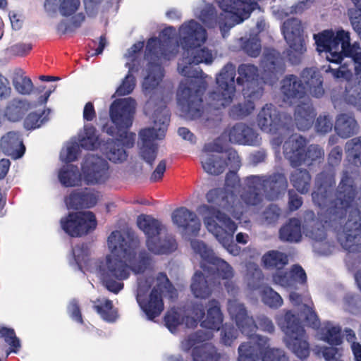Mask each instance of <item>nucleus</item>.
I'll use <instances>...</instances> for the list:
<instances>
[{"instance_id":"1","label":"nucleus","mask_w":361,"mask_h":361,"mask_svg":"<svg viewBox=\"0 0 361 361\" xmlns=\"http://www.w3.org/2000/svg\"><path fill=\"white\" fill-rule=\"evenodd\" d=\"M336 174L334 169L324 170L315 178L312 193L314 203L326 208L323 221L338 234V240L349 252L361 251V205L356 202L357 188L348 171H343L334 192Z\"/></svg>"},{"instance_id":"2","label":"nucleus","mask_w":361,"mask_h":361,"mask_svg":"<svg viewBox=\"0 0 361 361\" xmlns=\"http://www.w3.org/2000/svg\"><path fill=\"white\" fill-rule=\"evenodd\" d=\"M166 49L164 42L157 37L148 39L145 48V56L149 60L147 75L142 82L143 92L149 95L145 105V112H151L155 128H146L139 132L140 155L149 166H152L157 155L158 146L155 143L157 139L164 137L169 125L171 114L166 104L168 96L157 97L158 86L164 75V70L159 61L166 56Z\"/></svg>"},{"instance_id":"3","label":"nucleus","mask_w":361,"mask_h":361,"mask_svg":"<svg viewBox=\"0 0 361 361\" xmlns=\"http://www.w3.org/2000/svg\"><path fill=\"white\" fill-rule=\"evenodd\" d=\"M180 44L183 51V63H178L180 74L188 78L202 77V71L193 70L192 65L201 63L210 64L213 61L212 51L202 44L207 40L206 30L194 20L184 23L180 27ZM204 81L190 80L189 84L181 82L177 92V102L186 117L191 120L199 118L204 112L202 96L206 90Z\"/></svg>"},{"instance_id":"4","label":"nucleus","mask_w":361,"mask_h":361,"mask_svg":"<svg viewBox=\"0 0 361 361\" xmlns=\"http://www.w3.org/2000/svg\"><path fill=\"white\" fill-rule=\"evenodd\" d=\"M140 240L133 233L125 235L114 231L108 237V245L111 254L106 257L102 279L107 290L117 294L123 288L122 281L130 276V271L143 274L152 262L151 255L145 250L138 252Z\"/></svg>"},{"instance_id":"5","label":"nucleus","mask_w":361,"mask_h":361,"mask_svg":"<svg viewBox=\"0 0 361 361\" xmlns=\"http://www.w3.org/2000/svg\"><path fill=\"white\" fill-rule=\"evenodd\" d=\"M288 185L286 176L282 173L251 175L245 179V186L240 193L241 200L233 193L221 188L209 190L206 198L209 203L225 209L234 219L240 220L248 207L257 206L262 202L261 192L267 200H275L284 194Z\"/></svg>"},{"instance_id":"6","label":"nucleus","mask_w":361,"mask_h":361,"mask_svg":"<svg viewBox=\"0 0 361 361\" xmlns=\"http://www.w3.org/2000/svg\"><path fill=\"white\" fill-rule=\"evenodd\" d=\"M136 101L132 97L115 99L110 105L109 117L115 126L104 125V130L111 136L118 138L108 139L102 143L100 150L106 158L114 163H122L127 159L128 153L124 147L134 146L136 134L129 132L133 125Z\"/></svg>"},{"instance_id":"7","label":"nucleus","mask_w":361,"mask_h":361,"mask_svg":"<svg viewBox=\"0 0 361 361\" xmlns=\"http://www.w3.org/2000/svg\"><path fill=\"white\" fill-rule=\"evenodd\" d=\"M238 72L236 83L239 86L247 85L244 92H250L257 87H262L259 82V74L257 66L251 63H242L238 69L232 63H227L216 76V87L208 95L207 109L219 111L231 104L235 94V78Z\"/></svg>"},{"instance_id":"8","label":"nucleus","mask_w":361,"mask_h":361,"mask_svg":"<svg viewBox=\"0 0 361 361\" xmlns=\"http://www.w3.org/2000/svg\"><path fill=\"white\" fill-rule=\"evenodd\" d=\"M190 245L193 251L204 262L201 264L204 273L195 271L190 289L195 298L205 299L212 295L213 288L220 284V280H229L233 277V269L228 262L216 257L213 250L203 241L192 240Z\"/></svg>"},{"instance_id":"9","label":"nucleus","mask_w":361,"mask_h":361,"mask_svg":"<svg viewBox=\"0 0 361 361\" xmlns=\"http://www.w3.org/2000/svg\"><path fill=\"white\" fill-rule=\"evenodd\" d=\"M315 116L313 107L306 103L297 105L294 120L290 114L280 112L272 104H267L259 111L257 121L261 130L268 133L293 131L294 125L300 130H306L312 127Z\"/></svg>"},{"instance_id":"10","label":"nucleus","mask_w":361,"mask_h":361,"mask_svg":"<svg viewBox=\"0 0 361 361\" xmlns=\"http://www.w3.org/2000/svg\"><path fill=\"white\" fill-rule=\"evenodd\" d=\"M317 51L325 52L326 59L331 63H341L344 57L353 63L355 72H361V47L358 42L350 43L349 32L339 30H324L314 35Z\"/></svg>"},{"instance_id":"11","label":"nucleus","mask_w":361,"mask_h":361,"mask_svg":"<svg viewBox=\"0 0 361 361\" xmlns=\"http://www.w3.org/2000/svg\"><path fill=\"white\" fill-rule=\"evenodd\" d=\"M307 90L316 98H321L324 94L323 77L317 68H305L300 73V78L293 74L286 75L281 82L283 102L290 106L305 98Z\"/></svg>"},{"instance_id":"12","label":"nucleus","mask_w":361,"mask_h":361,"mask_svg":"<svg viewBox=\"0 0 361 361\" xmlns=\"http://www.w3.org/2000/svg\"><path fill=\"white\" fill-rule=\"evenodd\" d=\"M157 283L149 292L151 286L146 280L138 282L136 300L140 308L149 320L159 317L164 309L163 295L165 290L169 291L173 285L164 272L157 277Z\"/></svg>"},{"instance_id":"13","label":"nucleus","mask_w":361,"mask_h":361,"mask_svg":"<svg viewBox=\"0 0 361 361\" xmlns=\"http://www.w3.org/2000/svg\"><path fill=\"white\" fill-rule=\"evenodd\" d=\"M208 212L204 223L209 232L231 254L239 253L240 247L233 243V234L237 229L236 224L226 214L213 206L203 205Z\"/></svg>"},{"instance_id":"14","label":"nucleus","mask_w":361,"mask_h":361,"mask_svg":"<svg viewBox=\"0 0 361 361\" xmlns=\"http://www.w3.org/2000/svg\"><path fill=\"white\" fill-rule=\"evenodd\" d=\"M281 328L286 334V347L300 359H306L310 353V345L300 318L291 310L286 311Z\"/></svg>"},{"instance_id":"15","label":"nucleus","mask_w":361,"mask_h":361,"mask_svg":"<svg viewBox=\"0 0 361 361\" xmlns=\"http://www.w3.org/2000/svg\"><path fill=\"white\" fill-rule=\"evenodd\" d=\"M287 361L283 350L271 348L267 337L255 335L252 341L241 343L238 347V361Z\"/></svg>"},{"instance_id":"16","label":"nucleus","mask_w":361,"mask_h":361,"mask_svg":"<svg viewBox=\"0 0 361 361\" xmlns=\"http://www.w3.org/2000/svg\"><path fill=\"white\" fill-rule=\"evenodd\" d=\"M228 312L241 333L250 338L255 335L257 329L269 334L275 330L272 321L264 315L257 317V325L253 317L248 315L245 305L235 300L228 301Z\"/></svg>"},{"instance_id":"17","label":"nucleus","mask_w":361,"mask_h":361,"mask_svg":"<svg viewBox=\"0 0 361 361\" xmlns=\"http://www.w3.org/2000/svg\"><path fill=\"white\" fill-rule=\"evenodd\" d=\"M282 32L289 46L287 56L292 64H298L302 55L306 51V44L303 35L301 21L292 18L284 21Z\"/></svg>"},{"instance_id":"18","label":"nucleus","mask_w":361,"mask_h":361,"mask_svg":"<svg viewBox=\"0 0 361 361\" xmlns=\"http://www.w3.org/2000/svg\"><path fill=\"white\" fill-rule=\"evenodd\" d=\"M66 233L73 238L82 237L95 230L97 221L92 212H70L60 221Z\"/></svg>"},{"instance_id":"19","label":"nucleus","mask_w":361,"mask_h":361,"mask_svg":"<svg viewBox=\"0 0 361 361\" xmlns=\"http://www.w3.org/2000/svg\"><path fill=\"white\" fill-rule=\"evenodd\" d=\"M206 339L207 335L199 331L190 334L182 342L184 351L189 352L192 350V361H218L219 360L220 356L214 345L209 343H204L195 346L197 344L204 342Z\"/></svg>"},{"instance_id":"20","label":"nucleus","mask_w":361,"mask_h":361,"mask_svg":"<svg viewBox=\"0 0 361 361\" xmlns=\"http://www.w3.org/2000/svg\"><path fill=\"white\" fill-rule=\"evenodd\" d=\"M80 6V0H61L59 10L64 17L71 16L69 20H62L56 25V31L60 35L73 33L80 28L86 19L82 12L75 13Z\"/></svg>"},{"instance_id":"21","label":"nucleus","mask_w":361,"mask_h":361,"mask_svg":"<svg viewBox=\"0 0 361 361\" xmlns=\"http://www.w3.org/2000/svg\"><path fill=\"white\" fill-rule=\"evenodd\" d=\"M110 176L106 160L97 155L86 157L82 166V178L87 185L104 183Z\"/></svg>"},{"instance_id":"22","label":"nucleus","mask_w":361,"mask_h":361,"mask_svg":"<svg viewBox=\"0 0 361 361\" xmlns=\"http://www.w3.org/2000/svg\"><path fill=\"white\" fill-rule=\"evenodd\" d=\"M204 151L207 154L201 157V164L203 169L207 173L212 175L222 173L227 165L226 162L221 157L209 154L210 152H224V147L221 144L220 139L218 138L213 142L206 144L204 147Z\"/></svg>"},{"instance_id":"23","label":"nucleus","mask_w":361,"mask_h":361,"mask_svg":"<svg viewBox=\"0 0 361 361\" xmlns=\"http://www.w3.org/2000/svg\"><path fill=\"white\" fill-rule=\"evenodd\" d=\"M307 144V141L304 137L297 135H292L285 141L283 145V154L291 166L298 167L303 164Z\"/></svg>"},{"instance_id":"24","label":"nucleus","mask_w":361,"mask_h":361,"mask_svg":"<svg viewBox=\"0 0 361 361\" xmlns=\"http://www.w3.org/2000/svg\"><path fill=\"white\" fill-rule=\"evenodd\" d=\"M173 223L190 236L195 237L199 234L201 223L196 214L185 207L176 209L171 215Z\"/></svg>"},{"instance_id":"25","label":"nucleus","mask_w":361,"mask_h":361,"mask_svg":"<svg viewBox=\"0 0 361 361\" xmlns=\"http://www.w3.org/2000/svg\"><path fill=\"white\" fill-rule=\"evenodd\" d=\"M99 198L98 191L85 188L76 189L71 192L66 200L67 205L73 209H90L94 207Z\"/></svg>"},{"instance_id":"26","label":"nucleus","mask_w":361,"mask_h":361,"mask_svg":"<svg viewBox=\"0 0 361 361\" xmlns=\"http://www.w3.org/2000/svg\"><path fill=\"white\" fill-rule=\"evenodd\" d=\"M230 142L239 145H253L257 142L258 134L249 126L243 123H236L228 127L224 132Z\"/></svg>"},{"instance_id":"27","label":"nucleus","mask_w":361,"mask_h":361,"mask_svg":"<svg viewBox=\"0 0 361 361\" xmlns=\"http://www.w3.org/2000/svg\"><path fill=\"white\" fill-rule=\"evenodd\" d=\"M261 79L264 84H274L278 80V75L285 71V65L275 54L269 52L264 54L262 61Z\"/></svg>"},{"instance_id":"28","label":"nucleus","mask_w":361,"mask_h":361,"mask_svg":"<svg viewBox=\"0 0 361 361\" xmlns=\"http://www.w3.org/2000/svg\"><path fill=\"white\" fill-rule=\"evenodd\" d=\"M263 92L264 88L262 87H257L250 92H244L246 99L231 107L228 112L230 117L240 119L251 114L255 107L254 101L260 99Z\"/></svg>"},{"instance_id":"29","label":"nucleus","mask_w":361,"mask_h":361,"mask_svg":"<svg viewBox=\"0 0 361 361\" xmlns=\"http://www.w3.org/2000/svg\"><path fill=\"white\" fill-rule=\"evenodd\" d=\"M0 145L2 152L14 158H20L25 153L21 135L18 131H9L1 137Z\"/></svg>"},{"instance_id":"30","label":"nucleus","mask_w":361,"mask_h":361,"mask_svg":"<svg viewBox=\"0 0 361 361\" xmlns=\"http://www.w3.org/2000/svg\"><path fill=\"white\" fill-rule=\"evenodd\" d=\"M359 128V125L353 115L341 113L337 116L334 130L339 137L344 139L349 138L356 135Z\"/></svg>"},{"instance_id":"31","label":"nucleus","mask_w":361,"mask_h":361,"mask_svg":"<svg viewBox=\"0 0 361 361\" xmlns=\"http://www.w3.org/2000/svg\"><path fill=\"white\" fill-rule=\"evenodd\" d=\"M279 237L283 242L297 243L302 240L301 221L295 217L289 219L279 229Z\"/></svg>"},{"instance_id":"32","label":"nucleus","mask_w":361,"mask_h":361,"mask_svg":"<svg viewBox=\"0 0 361 361\" xmlns=\"http://www.w3.org/2000/svg\"><path fill=\"white\" fill-rule=\"evenodd\" d=\"M207 306L206 317L201 322V326L208 329L219 330L224 320L220 303L212 299L209 300Z\"/></svg>"},{"instance_id":"33","label":"nucleus","mask_w":361,"mask_h":361,"mask_svg":"<svg viewBox=\"0 0 361 361\" xmlns=\"http://www.w3.org/2000/svg\"><path fill=\"white\" fill-rule=\"evenodd\" d=\"M148 250L155 255H167L174 252L178 244L175 238L171 235H166L164 239H159L146 241Z\"/></svg>"},{"instance_id":"34","label":"nucleus","mask_w":361,"mask_h":361,"mask_svg":"<svg viewBox=\"0 0 361 361\" xmlns=\"http://www.w3.org/2000/svg\"><path fill=\"white\" fill-rule=\"evenodd\" d=\"M28 104L25 101L13 99L10 101L4 110V116L10 122L20 121L28 110Z\"/></svg>"},{"instance_id":"35","label":"nucleus","mask_w":361,"mask_h":361,"mask_svg":"<svg viewBox=\"0 0 361 361\" xmlns=\"http://www.w3.org/2000/svg\"><path fill=\"white\" fill-rule=\"evenodd\" d=\"M138 227L144 232L147 236V241L154 240L158 236L163 228L161 223L150 216L146 215L140 216L137 221Z\"/></svg>"},{"instance_id":"36","label":"nucleus","mask_w":361,"mask_h":361,"mask_svg":"<svg viewBox=\"0 0 361 361\" xmlns=\"http://www.w3.org/2000/svg\"><path fill=\"white\" fill-rule=\"evenodd\" d=\"M292 185L301 194H307L311 187L312 177L307 169H296L289 177Z\"/></svg>"},{"instance_id":"37","label":"nucleus","mask_w":361,"mask_h":361,"mask_svg":"<svg viewBox=\"0 0 361 361\" xmlns=\"http://www.w3.org/2000/svg\"><path fill=\"white\" fill-rule=\"evenodd\" d=\"M354 73H355L354 71ZM361 72L357 78V82L353 84L352 82H347L345 86V90L342 95L343 100L353 106H357L361 109ZM356 75V73H355ZM358 75V74H357Z\"/></svg>"},{"instance_id":"38","label":"nucleus","mask_w":361,"mask_h":361,"mask_svg":"<svg viewBox=\"0 0 361 361\" xmlns=\"http://www.w3.org/2000/svg\"><path fill=\"white\" fill-rule=\"evenodd\" d=\"M93 309L106 322H114L118 318V312L109 299H97L93 302Z\"/></svg>"},{"instance_id":"39","label":"nucleus","mask_w":361,"mask_h":361,"mask_svg":"<svg viewBox=\"0 0 361 361\" xmlns=\"http://www.w3.org/2000/svg\"><path fill=\"white\" fill-rule=\"evenodd\" d=\"M262 262L266 268L281 270L288 264L287 255L278 250H271L262 257Z\"/></svg>"},{"instance_id":"40","label":"nucleus","mask_w":361,"mask_h":361,"mask_svg":"<svg viewBox=\"0 0 361 361\" xmlns=\"http://www.w3.org/2000/svg\"><path fill=\"white\" fill-rule=\"evenodd\" d=\"M345 149L348 161L356 166H361V137L347 141Z\"/></svg>"},{"instance_id":"41","label":"nucleus","mask_w":361,"mask_h":361,"mask_svg":"<svg viewBox=\"0 0 361 361\" xmlns=\"http://www.w3.org/2000/svg\"><path fill=\"white\" fill-rule=\"evenodd\" d=\"M50 109H44L41 113L30 112L23 121L24 128L27 130L40 128L49 120Z\"/></svg>"},{"instance_id":"42","label":"nucleus","mask_w":361,"mask_h":361,"mask_svg":"<svg viewBox=\"0 0 361 361\" xmlns=\"http://www.w3.org/2000/svg\"><path fill=\"white\" fill-rule=\"evenodd\" d=\"M80 146L87 150H94L100 147L99 137L96 134V128L92 125L84 126V135L79 140Z\"/></svg>"},{"instance_id":"43","label":"nucleus","mask_w":361,"mask_h":361,"mask_svg":"<svg viewBox=\"0 0 361 361\" xmlns=\"http://www.w3.org/2000/svg\"><path fill=\"white\" fill-rule=\"evenodd\" d=\"M322 339L331 345H341L343 343L341 327L337 326H328L323 328L321 331Z\"/></svg>"},{"instance_id":"44","label":"nucleus","mask_w":361,"mask_h":361,"mask_svg":"<svg viewBox=\"0 0 361 361\" xmlns=\"http://www.w3.org/2000/svg\"><path fill=\"white\" fill-rule=\"evenodd\" d=\"M79 175L78 167L71 164L60 170L59 179L65 187H73L76 185Z\"/></svg>"},{"instance_id":"45","label":"nucleus","mask_w":361,"mask_h":361,"mask_svg":"<svg viewBox=\"0 0 361 361\" xmlns=\"http://www.w3.org/2000/svg\"><path fill=\"white\" fill-rule=\"evenodd\" d=\"M164 321L166 326L171 333L176 332L178 327L183 324V315L174 307L167 311Z\"/></svg>"},{"instance_id":"46","label":"nucleus","mask_w":361,"mask_h":361,"mask_svg":"<svg viewBox=\"0 0 361 361\" xmlns=\"http://www.w3.org/2000/svg\"><path fill=\"white\" fill-rule=\"evenodd\" d=\"M262 299L263 302L271 308H279L283 304L281 295L270 287L264 288Z\"/></svg>"},{"instance_id":"47","label":"nucleus","mask_w":361,"mask_h":361,"mask_svg":"<svg viewBox=\"0 0 361 361\" xmlns=\"http://www.w3.org/2000/svg\"><path fill=\"white\" fill-rule=\"evenodd\" d=\"M13 84L16 91L21 94H30L33 89L31 79L23 75L16 74L13 79Z\"/></svg>"},{"instance_id":"48","label":"nucleus","mask_w":361,"mask_h":361,"mask_svg":"<svg viewBox=\"0 0 361 361\" xmlns=\"http://www.w3.org/2000/svg\"><path fill=\"white\" fill-rule=\"evenodd\" d=\"M304 154H305V157L303 164L310 165L314 161L320 162L321 159H324V152L319 145H310L308 147L306 146Z\"/></svg>"},{"instance_id":"49","label":"nucleus","mask_w":361,"mask_h":361,"mask_svg":"<svg viewBox=\"0 0 361 361\" xmlns=\"http://www.w3.org/2000/svg\"><path fill=\"white\" fill-rule=\"evenodd\" d=\"M282 215L281 209L274 204H271L262 212V219L268 225L276 224Z\"/></svg>"},{"instance_id":"50","label":"nucleus","mask_w":361,"mask_h":361,"mask_svg":"<svg viewBox=\"0 0 361 361\" xmlns=\"http://www.w3.org/2000/svg\"><path fill=\"white\" fill-rule=\"evenodd\" d=\"M0 338H3L5 342L10 345L13 353L18 351L20 343L13 329L0 326Z\"/></svg>"},{"instance_id":"51","label":"nucleus","mask_w":361,"mask_h":361,"mask_svg":"<svg viewBox=\"0 0 361 361\" xmlns=\"http://www.w3.org/2000/svg\"><path fill=\"white\" fill-rule=\"evenodd\" d=\"M133 68L129 70L128 73L123 80L121 84L116 90L118 96H125L130 94L135 87V78L131 73Z\"/></svg>"},{"instance_id":"52","label":"nucleus","mask_w":361,"mask_h":361,"mask_svg":"<svg viewBox=\"0 0 361 361\" xmlns=\"http://www.w3.org/2000/svg\"><path fill=\"white\" fill-rule=\"evenodd\" d=\"M225 184L226 188H223L224 190L228 191V192L233 193L235 197L241 200L240 196L238 197L237 195L235 193L236 191L237 187H240V178L237 175V173L233 171H229L226 176ZM244 187L238 190V192L240 195L241 190Z\"/></svg>"},{"instance_id":"53","label":"nucleus","mask_w":361,"mask_h":361,"mask_svg":"<svg viewBox=\"0 0 361 361\" xmlns=\"http://www.w3.org/2000/svg\"><path fill=\"white\" fill-rule=\"evenodd\" d=\"M221 340L226 345H231L238 336V329L233 324H225L221 325Z\"/></svg>"},{"instance_id":"54","label":"nucleus","mask_w":361,"mask_h":361,"mask_svg":"<svg viewBox=\"0 0 361 361\" xmlns=\"http://www.w3.org/2000/svg\"><path fill=\"white\" fill-rule=\"evenodd\" d=\"M301 312L305 316V320L306 323L312 328H318L320 325V321L319 319V317L314 310L313 305L310 306L307 304H303Z\"/></svg>"},{"instance_id":"55","label":"nucleus","mask_w":361,"mask_h":361,"mask_svg":"<svg viewBox=\"0 0 361 361\" xmlns=\"http://www.w3.org/2000/svg\"><path fill=\"white\" fill-rule=\"evenodd\" d=\"M72 252L76 264L79 269H82V264H86L88 261L89 248L87 245L84 243L77 245L75 248L72 249Z\"/></svg>"},{"instance_id":"56","label":"nucleus","mask_w":361,"mask_h":361,"mask_svg":"<svg viewBox=\"0 0 361 361\" xmlns=\"http://www.w3.org/2000/svg\"><path fill=\"white\" fill-rule=\"evenodd\" d=\"M244 51L252 57H257L261 52V42L257 38L247 39L243 44Z\"/></svg>"},{"instance_id":"57","label":"nucleus","mask_w":361,"mask_h":361,"mask_svg":"<svg viewBox=\"0 0 361 361\" xmlns=\"http://www.w3.org/2000/svg\"><path fill=\"white\" fill-rule=\"evenodd\" d=\"M343 348L335 345L324 346L318 350L322 353L326 361H336L342 356Z\"/></svg>"},{"instance_id":"58","label":"nucleus","mask_w":361,"mask_h":361,"mask_svg":"<svg viewBox=\"0 0 361 361\" xmlns=\"http://www.w3.org/2000/svg\"><path fill=\"white\" fill-rule=\"evenodd\" d=\"M333 121L329 115H319L315 123L316 130L322 134H326L331 131Z\"/></svg>"},{"instance_id":"59","label":"nucleus","mask_w":361,"mask_h":361,"mask_svg":"<svg viewBox=\"0 0 361 361\" xmlns=\"http://www.w3.org/2000/svg\"><path fill=\"white\" fill-rule=\"evenodd\" d=\"M67 311L73 320L81 324L84 323L80 305L75 299H73L69 302Z\"/></svg>"},{"instance_id":"60","label":"nucleus","mask_w":361,"mask_h":361,"mask_svg":"<svg viewBox=\"0 0 361 361\" xmlns=\"http://www.w3.org/2000/svg\"><path fill=\"white\" fill-rule=\"evenodd\" d=\"M200 17L202 21L207 26H213L217 21L216 11L213 6H208L202 10Z\"/></svg>"},{"instance_id":"61","label":"nucleus","mask_w":361,"mask_h":361,"mask_svg":"<svg viewBox=\"0 0 361 361\" xmlns=\"http://www.w3.org/2000/svg\"><path fill=\"white\" fill-rule=\"evenodd\" d=\"M288 195V209L291 212L298 210L302 204V197L294 190H289Z\"/></svg>"},{"instance_id":"62","label":"nucleus","mask_w":361,"mask_h":361,"mask_svg":"<svg viewBox=\"0 0 361 361\" xmlns=\"http://www.w3.org/2000/svg\"><path fill=\"white\" fill-rule=\"evenodd\" d=\"M343 157V149L340 146H336L331 149L328 155V163L334 167L340 164Z\"/></svg>"},{"instance_id":"63","label":"nucleus","mask_w":361,"mask_h":361,"mask_svg":"<svg viewBox=\"0 0 361 361\" xmlns=\"http://www.w3.org/2000/svg\"><path fill=\"white\" fill-rule=\"evenodd\" d=\"M329 70L332 73L333 76L337 79L343 78L347 80L348 82L349 79L353 76L352 71L348 67H345V65L341 66L336 69L329 68Z\"/></svg>"},{"instance_id":"64","label":"nucleus","mask_w":361,"mask_h":361,"mask_svg":"<svg viewBox=\"0 0 361 361\" xmlns=\"http://www.w3.org/2000/svg\"><path fill=\"white\" fill-rule=\"evenodd\" d=\"M290 274L292 278L298 281L300 283H305L307 282V275L305 270L299 264L293 265L290 269Z\"/></svg>"}]
</instances>
